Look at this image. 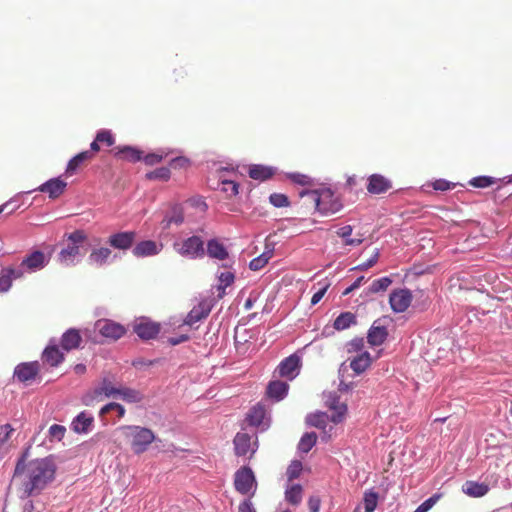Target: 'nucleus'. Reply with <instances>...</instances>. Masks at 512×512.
Masks as SVG:
<instances>
[{"label":"nucleus","instance_id":"1","mask_svg":"<svg viewBox=\"0 0 512 512\" xmlns=\"http://www.w3.org/2000/svg\"><path fill=\"white\" fill-rule=\"evenodd\" d=\"M23 472L26 473L27 478L24 483V493L26 496H31L38 494L54 479L56 466L50 458L34 459L27 465L21 458L16 464L14 476Z\"/></svg>","mask_w":512,"mask_h":512},{"label":"nucleus","instance_id":"2","mask_svg":"<svg viewBox=\"0 0 512 512\" xmlns=\"http://www.w3.org/2000/svg\"><path fill=\"white\" fill-rule=\"evenodd\" d=\"M300 197H308L314 202L317 211L322 215H332L342 209V203L330 188L302 190Z\"/></svg>","mask_w":512,"mask_h":512},{"label":"nucleus","instance_id":"3","mask_svg":"<svg viewBox=\"0 0 512 512\" xmlns=\"http://www.w3.org/2000/svg\"><path fill=\"white\" fill-rule=\"evenodd\" d=\"M50 261V256L40 250H34L23 257L19 265L15 266L24 278L27 274L36 273L44 269Z\"/></svg>","mask_w":512,"mask_h":512},{"label":"nucleus","instance_id":"4","mask_svg":"<svg viewBox=\"0 0 512 512\" xmlns=\"http://www.w3.org/2000/svg\"><path fill=\"white\" fill-rule=\"evenodd\" d=\"M127 436L131 438V448L136 454L145 452L148 446L155 440L154 433L140 426H126Z\"/></svg>","mask_w":512,"mask_h":512},{"label":"nucleus","instance_id":"5","mask_svg":"<svg viewBox=\"0 0 512 512\" xmlns=\"http://www.w3.org/2000/svg\"><path fill=\"white\" fill-rule=\"evenodd\" d=\"M173 248L181 256L190 259L201 258L205 254L204 242L196 235L188 237L182 242H175Z\"/></svg>","mask_w":512,"mask_h":512},{"label":"nucleus","instance_id":"6","mask_svg":"<svg viewBox=\"0 0 512 512\" xmlns=\"http://www.w3.org/2000/svg\"><path fill=\"white\" fill-rule=\"evenodd\" d=\"M234 486L237 492L253 496L257 489L255 475L250 467L244 466L234 475Z\"/></svg>","mask_w":512,"mask_h":512},{"label":"nucleus","instance_id":"7","mask_svg":"<svg viewBox=\"0 0 512 512\" xmlns=\"http://www.w3.org/2000/svg\"><path fill=\"white\" fill-rule=\"evenodd\" d=\"M234 449L237 456L251 457L258 448L257 436L255 434L249 435L248 433L239 432L233 440Z\"/></svg>","mask_w":512,"mask_h":512},{"label":"nucleus","instance_id":"8","mask_svg":"<svg viewBox=\"0 0 512 512\" xmlns=\"http://www.w3.org/2000/svg\"><path fill=\"white\" fill-rule=\"evenodd\" d=\"M117 259V254H113L109 247H95L88 256V263L94 267H104L113 263Z\"/></svg>","mask_w":512,"mask_h":512},{"label":"nucleus","instance_id":"9","mask_svg":"<svg viewBox=\"0 0 512 512\" xmlns=\"http://www.w3.org/2000/svg\"><path fill=\"white\" fill-rule=\"evenodd\" d=\"M184 208L181 204L173 203L170 204L167 210L164 212L163 219L161 221V227L163 230H168L172 226H180L184 223Z\"/></svg>","mask_w":512,"mask_h":512},{"label":"nucleus","instance_id":"10","mask_svg":"<svg viewBox=\"0 0 512 512\" xmlns=\"http://www.w3.org/2000/svg\"><path fill=\"white\" fill-rule=\"evenodd\" d=\"M136 236L135 231L116 232L108 237L107 243L114 249L127 251L133 249Z\"/></svg>","mask_w":512,"mask_h":512},{"label":"nucleus","instance_id":"11","mask_svg":"<svg viewBox=\"0 0 512 512\" xmlns=\"http://www.w3.org/2000/svg\"><path fill=\"white\" fill-rule=\"evenodd\" d=\"M412 302V293L409 289L403 288L393 290L389 297L391 309L395 313H402L408 309Z\"/></svg>","mask_w":512,"mask_h":512},{"label":"nucleus","instance_id":"12","mask_svg":"<svg viewBox=\"0 0 512 512\" xmlns=\"http://www.w3.org/2000/svg\"><path fill=\"white\" fill-rule=\"evenodd\" d=\"M134 332L143 340L154 339L160 332V326L148 318L142 317L135 321Z\"/></svg>","mask_w":512,"mask_h":512},{"label":"nucleus","instance_id":"13","mask_svg":"<svg viewBox=\"0 0 512 512\" xmlns=\"http://www.w3.org/2000/svg\"><path fill=\"white\" fill-rule=\"evenodd\" d=\"M301 359L296 354H292L283 359L278 365V372L281 377L293 380L300 371Z\"/></svg>","mask_w":512,"mask_h":512},{"label":"nucleus","instance_id":"14","mask_svg":"<svg viewBox=\"0 0 512 512\" xmlns=\"http://www.w3.org/2000/svg\"><path fill=\"white\" fill-rule=\"evenodd\" d=\"M163 249V244L154 240H144L137 243L133 249L132 254L136 258L152 257L160 254Z\"/></svg>","mask_w":512,"mask_h":512},{"label":"nucleus","instance_id":"15","mask_svg":"<svg viewBox=\"0 0 512 512\" xmlns=\"http://www.w3.org/2000/svg\"><path fill=\"white\" fill-rule=\"evenodd\" d=\"M95 327L103 337L112 340H117L125 334V328L111 320H98Z\"/></svg>","mask_w":512,"mask_h":512},{"label":"nucleus","instance_id":"16","mask_svg":"<svg viewBox=\"0 0 512 512\" xmlns=\"http://www.w3.org/2000/svg\"><path fill=\"white\" fill-rule=\"evenodd\" d=\"M70 428L77 434H88L94 428V417L90 412H80L71 422Z\"/></svg>","mask_w":512,"mask_h":512},{"label":"nucleus","instance_id":"17","mask_svg":"<svg viewBox=\"0 0 512 512\" xmlns=\"http://www.w3.org/2000/svg\"><path fill=\"white\" fill-rule=\"evenodd\" d=\"M325 402L330 410H332L330 420L335 424L342 422L347 412L346 404L339 401L336 393H329Z\"/></svg>","mask_w":512,"mask_h":512},{"label":"nucleus","instance_id":"18","mask_svg":"<svg viewBox=\"0 0 512 512\" xmlns=\"http://www.w3.org/2000/svg\"><path fill=\"white\" fill-rule=\"evenodd\" d=\"M83 257L81 249L76 246L67 245L58 253V262L65 267H72L78 264Z\"/></svg>","mask_w":512,"mask_h":512},{"label":"nucleus","instance_id":"19","mask_svg":"<svg viewBox=\"0 0 512 512\" xmlns=\"http://www.w3.org/2000/svg\"><path fill=\"white\" fill-rule=\"evenodd\" d=\"M366 188L370 194L378 195L391 189L392 183L388 178L381 174H372L368 177Z\"/></svg>","mask_w":512,"mask_h":512},{"label":"nucleus","instance_id":"20","mask_svg":"<svg viewBox=\"0 0 512 512\" xmlns=\"http://www.w3.org/2000/svg\"><path fill=\"white\" fill-rule=\"evenodd\" d=\"M39 372V363L37 361L34 362H24L20 363L15 367L14 377L18 379L20 382H27L36 377Z\"/></svg>","mask_w":512,"mask_h":512},{"label":"nucleus","instance_id":"21","mask_svg":"<svg viewBox=\"0 0 512 512\" xmlns=\"http://www.w3.org/2000/svg\"><path fill=\"white\" fill-rule=\"evenodd\" d=\"M211 311V305L208 301H201L198 305L194 306L187 314L184 324L193 326L199 321L205 319Z\"/></svg>","mask_w":512,"mask_h":512},{"label":"nucleus","instance_id":"22","mask_svg":"<svg viewBox=\"0 0 512 512\" xmlns=\"http://www.w3.org/2000/svg\"><path fill=\"white\" fill-rule=\"evenodd\" d=\"M22 279L21 272L15 266H7L0 271V293L8 292L14 280Z\"/></svg>","mask_w":512,"mask_h":512},{"label":"nucleus","instance_id":"23","mask_svg":"<svg viewBox=\"0 0 512 512\" xmlns=\"http://www.w3.org/2000/svg\"><path fill=\"white\" fill-rule=\"evenodd\" d=\"M67 183L60 178H52L41 184L37 190L47 193L51 199L58 198L65 190Z\"/></svg>","mask_w":512,"mask_h":512},{"label":"nucleus","instance_id":"24","mask_svg":"<svg viewBox=\"0 0 512 512\" xmlns=\"http://www.w3.org/2000/svg\"><path fill=\"white\" fill-rule=\"evenodd\" d=\"M230 171H233V168L220 167L216 170L219 181L222 184L221 190L225 192L229 197H233L239 193V185L234 180L225 178V173Z\"/></svg>","mask_w":512,"mask_h":512},{"label":"nucleus","instance_id":"25","mask_svg":"<svg viewBox=\"0 0 512 512\" xmlns=\"http://www.w3.org/2000/svg\"><path fill=\"white\" fill-rule=\"evenodd\" d=\"M349 367L356 375L362 374L372 363V357L368 351L361 352L348 359Z\"/></svg>","mask_w":512,"mask_h":512},{"label":"nucleus","instance_id":"26","mask_svg":"<svg viewBox=\"0 0 512 512\" xmlns=\"http://www.w3.org/2000/svg\"><path fill=\"white\" fill-rule=\"evenodd\" d=\"M42 359L52 367L58 366L64 360L63 353L59 350L54 340H51L50 344L43 351Z\"/></svg>","mask_w":512,"mask_h":512},{"label":"nucleus","instance_id":"27","mask_svg":"<svg viewBox=\"0 0 512 512\" xmlns=\"http://www.w3.org/2000/svg\"><path fill=\"white\" fill-rule=\"evenodd\" d=\"M288 390L289 385L286 382L279 380L271 381L267 386V395L275 401H281L287 396Z\"/></svg>","mask_w":512,"mask_h":512},{"label":"nucleus","instance_id":"28","mask_svg":"<svg viewBox=\"0 0 512 512\" xmlns=\"http://www.w3.org/2000/svg\"><path fill=\"white\" fill-rule=\"evenodd\" d=\"M388 336L386 327L376 325L370 327L367 333V341L371 346H379L384 343Z\"/></svg>","mask_w":512,"mask_h":512},{"label":"nucleus","instance_id":"29","mask_svg":"<svg viewBox=\"0 0 512 512\" xmlns=\"http://www.w3.org/2000/svg\"><path fill=\"white\" fill-rule=\"evenodd\" d=\"M275 173V169L271 166H265L261 164L250 165L248 174L249 177L254 180L265 181L272 177Z\"/></svg>","mask_w":512,"mask_h":512},{"label":"nucleus","instance_id":"30","mask_svg":"<svg viewBox=\"0 0 512 512\" xmlns=\"http://www.w3.org/2000/svg\"><path fill=\"white\" fill-rule=\"evenodd\" d=\"M81 336L79 331L71 328L68 329L61 338V346L64 350L70 351L79 347L81 343Z\"/></svg>","mask_w":512,"mask_h":512},{"label":"nucleus","instance_id":"31","mask_svg":"<svg viewBox=\"0 0 512 512\" xmlns=\"http://www.w3.org/2000/svg\"><path fill=\"white\" fill-rule=\"evenodd\" d=\"M462 491L474 498L483 497L489 491V486L485 483H479L476 481H466L462 486Z\"/></svg>","mask_w":512,"mask_h":512},{"label":"nucleus","instance_id":"32","mask_svg":"<svg viewBox=\"0 0 512 512\" xmlns=\"http://www.w3.org/2000/svg\"><path fill=\"white\" fill-rule=\"evenodd\" d=\"M207 255L216 260H225L228 257L226 247L217 239L207 242Z\"/></svg>","mask_w":512,"mask_h":512},{"label":"nucleus","instance_id":"33","mask_svg":"<svg viewBox=\"0 0 512 512\" xmlns=\"http://www.w3.org/2000/svg\"><path fill=\"white\" fill-rule=\"evenodd\" d=\"M115 155L121 159L137 162L142 159V152L131 146H124L121 148H117Z\"/></svg>","mask_w":512,"mask_h":512},{"label":"nucleus","instance_id":"34","mask_svg":"<svg viewBox=\"0 0 512 512\" xmlns=\"http://www.w3.org/2000/svg\"><path fill=\"white\" fill-rule=\"evenodd\" d=\"M265 418V409L261 405L252 407L247 414V421L251 426L261 427Z\"/></svg>","mask_w":512,"mask_h":512},{"label":"nucleus","instance_id":"35","mask_svg":"<svg viewBox=\"0 0 512 512\" xmlns=\"http://www.w3.org/2000/svg\"><path fill=\"white\" fill-rule=\"evenodd\" d=\"M117 396L127 403H138L143 400V395L138 390L128 387H120Z\"/></svg>","mask_w":512,"mask_h":512},{"label":"nucleus","instance_id":"36","mask_svg":"<svg viewBox=\"0 0 512 512\" xmlns=\"http://www.w3.org/2000/svg\"><path fill=\"white\" fill-rule=\"evenodd\" d=\"M273 253H274L273 248L266 247L265 251L261 255L253 258L250 261L249 268L252 271L261 270L268 263V261L272 258Z\"/></svg>","mask_w":512,"mask_h":512},{"label":"nucleus","instance_id":"37","mask_svg":"<svg viewBox=\"0 0 512 512\" xmlns=\"http://www.w3.org/2000/svg\"><path fill=\"white\" fill-rule=\"evenodd\" d=\"M119 388H115L112 384V381L108 377H104L100 383V385L95 388L94 394L95 396L105 395V397H116L117 391Z\"/></svg>","mask_w":512,"mask_h":512},{"label":"nucleus","instance_id":"38","mask_svg":"<svg viewBox=\"0 0 512 512\" xmlns=\"http://www.w3.org/2000/svg\"><path fill=\"white\" fill-rule=\"evenodd\" d=\"M356 324V316L351 312L341 313L334 321V328L336 330H345L352 325Z\"/></svg>","mask_w":512,"mask_h":512},{"label":"nucleus","instance_id":"39","mask_svg":"<svg viewBox=\"0 0 512 512\" xmlns=\"http://www.w3.org/2000/svg\"><path fill=\"white\" fill-rule=\"evenodd\" d=\"M330 417L324 412H316L306 417V423L316 428H325Z\"/></svg>","mask_w":512,"mask_h":512},{"label":"nucleus","instance_id":"40","mask_svg":"<svg viewBox=\"0 0 512 512\" xmlns=\"http://www.w3.org/2000/svg\"><path fill=\"white\" fill-rule=\"evenodd\" d=\"M392 279L390 277H382L374 280L369 288L367 289V294H376L379 292H384L391 285Z\"/></svg>","mask_w":512,"mask_h":512},{"label":"nucleus","instance_id":"41","mask_svg":"<svg viewBox=\"0 0 512 512\" xmlns=\"http://www.w3.org/2000/svg\"><path fill=\"white\" fill-rule=\"evenodd\" d=\"M92 156V154L89 151H83L76 156H74L67 165L66 173L67 174H73L77 168L87 159H89Z\"/></svg>","mask_w":512,"mask_h":512},{"label":"nucleus","instance_id":"42","mask_svg":"<svg viewBox=\"0 0 512 512\" xmlns=\"http://www.w3.org/2000/svg\"><path fill=\"white\" fill-rule=\"evenodd\" d=\"M235 279V275L231 271L221 272L218 275L219 284L217 286V290L219 292V297H222L225 294L226 287L230 286Z\"/></svg>","mask_w":512,"mask_h":512},{"label":"nucleus","instance_id":"43","mask_svg":"<svg viewBox=\"0 0 512 512\" xmlns=\"http://www.w3.org/2000/svg\"><path fill=\"white\" fill-rule=\"evenodd\" d=\"M285 499L292 505H298L302 500V487L299 484L292 485L285 491Z\"/></svg>","mask_w":512,"mask_h":512},{"label":"nucleus","instance_id":"44","mask_svg":"<svg viewBox=\"0 0 512 512\" xmlns=\"http://www.w3.org/2000/svg\"><path fill=\"white\" fill-rule=\"evenodd\" d=\"M317 435L314 432L305 433L298 444L299 451L308 453L312 447L316 444Z\"/></svg>","mask_w":512,"mask_h":512},{"label":"nucleus","instance_id":"45","mask_svg":"<svg viewBox=\"0 0 512 512\" xmlns=\"http://www.w3.org/2000/svg\"><path fill=\"white\" fill-rule=\"evenodd\" d=\"M352 231V226L346 225L341 227L337 231V234L344 239L345 245L358 246L362 243L363 240L361 238H349V235L352 234Z\"/></svg>","mask_w":512,"mask_h":512},{"label":"nucleus","instance_id":"46","mask_svg":"<svg viewBox=\"0 0 512 512\" xmlns=\"http://www.w3.org/2000/svg\"><path fill=\"white\" fill-rule=\"evenodd\" d=\"M498 179L491 176H477L469 180V185L475 188H487L495 183H497Z\"/></svg>","mask_w":512,"mask_h":512},{"label":"nucleus","instance_id":"47","mask_svg":"<svg viewBox=\"0 0 512 512\" xmlns=\"http://www.w3.org/2000/svg\"><path fill=\"white\" fill-rule=\"evenodd\" d=\"M365 512H373L378 503V494L372 490L365 492L363 498Z\"/></svg>","mask_w":512,"mask_h":512},{"label":"nucleus","instance_id":"48","mask_svg":"<svg viewBox=\"0 0 512 512\" xmlns=\"http://www.w3.org/2000/svg\"><path fill=\"white\" fill-rule=\"evenodd\" d=\"M287 177L294 183L301 186H313L314 180L308 175L302 173H288Z\"/></svg>","mask_w":512,"mask_h":512},{"label":"nucleus","instance_id":"49","mask_svg":"<svg viewBox=\"0 0 512 512\" xmlns=\"http://www.w3.org/2000/svg\"><path fill=\"white\" fill-rule=\"evenodd\" d=\"M87 236L82 230H76L67 236L68 244L79 247L81 249L82 244L86 241Z\"/></svg>","mask_w":512,"mask_h":512},{"label":"nucleus","instance_id":"50","mask_svg":"<svg viewBox=\"0 0 512 512\" xmlns=\"http://www.w3.org/2000/svg\"><path fill=\"white\" fill-rule=\"evenodd\" d=\"M364 345L365 342L363 338H354L346 344L347 353H356V355L360 354L361 352H364Z\"/></svg>","mask_w":512,"mask_h":512},{"label":"nucleus","instance_id":"51","mask_svg":"<svg viewBox=\"0 0 512 512\" xmlns=\"http://www.w3.org/2000/svg\"><path fill=\"white\" fill-rule=\"evenodd\" d=\"M379 256H380V251H379V249L376 248L374 250L372 256L366 262L353 267L352 270H358V271L368 270L369 268L373 267L377 263Z\"/></svg>","mask_w":512,"mask_h":512},{"label":"nucleus","instance_id":"52","mask_svg":"<svg viewBox=\"0 0 512 512\" xmlns=\"http://www.w3.org/2000/svg\"><path fill=\"white\" fill-rule=\"evenodd\" d=\"M65 432L66 428L58 424H53L48 430L51 441H61L65 435Z\"/></svg>","mask_w":512,"mask_h":512},{"label":"nucleus","instance_id":"53","mask_svg":"<svg viewBox=\"0 0 512 512\" xmlns=\"http://www.w3.org/2000/svg\"><path fill=\"white\" fill-rule=\"evenodd\" d=\"M112 410H116L117 413H118V416L120 418L125 415V408H124V406H122L121 404L116 403V402H110V403L104 405L100 409L99 414H100V416H104L105 414H107L108 412H110Z\"/></svg>","mask_w":512,"mask_h":512},{"label":"nucleus","instance_id":"54","mask_svg":"<svg viewBox=\"0 0 512 512\" xmlns=\"http://www.w3.org/2000/svg\"><path fill=\"white\" fill-rule=\"evenodd\" d=\"M171 172L168 167H160L152 172H149L146 176L148 179H159L167 181L170 178Z\"/></svg>","mask_w":512,"mask_h":512},{"label":"nucleus","instance_id":"55","mask_svg":"<svg viewBox=\"0 0 512 512\" xmlns=\"http://www.w3.org/2000/svg\"><path fill=\"white\" fill-rule=\"evenodd\" d=\"M270 203L277 208L287 207L289 200L286 195L281 193H273L269 197Z\"/></svg>","mask_w":512,"mask_h":512},{"label":"nucleus","instance_id":"56","mask_svg":"<svg viewBox=\"0 0 512 512\" xmlns=\"http://www.w3.org/2000/svg\"><path fill=\"white\" fill-rule=\"evenodd\" d=\"M440 499V495L434 494L421 503L413 512H428Z\"/></svg>","mask_w":512,"mask_h":512},{"label":"nucleus","instance_id":"57","mask_svg":"<svg viewBox=\"0 0 512 512\" xmlns=\"http://www.w3.org/2000/svg\"><path fill=\"white\" fill-rule=\"evenodd\" d=\"M302 470V464L300 461H293L287 469V477L289 480H293L299 477Z\"/></svg>","mask_w":512,"mask_h":512},{"label":"nucleus","instance_id":"58","mask_svg":"<svg viewBox=\"0 0 512 512\" xmlns=\"http://www.w3.org/2000/svg\"><path fill=\"white\" fill-rule=\"evenodd\" d=\"M433 188L437 191H447L456 187V183L447 181L445 179H437L433 182Z\"/></svg>","mask_w":512,"mask_h":512},{"label":"nucleus","instance_id":"59","mask_svg":"<svg viewBox=\"0 0 512 512\" xmlns=\"http://www.w3.org/2000/svg\"><path fill=\"white\" fill-rule=\"evenodd\" d=\"M97 141L105 143L107 146H112L115 142L112 133L108 130H100L97 133Z\"/></svg>","mask_w":512,"mask_h":512},{"label":"nucleus","instance_id":"60","mask_svg":"<svg viewBox=\"0 0 512 512\" xmlns=\"http://www.w3.org/2000/svg\"><path fill=\"white\" fill-rule=\"evenodd\" d=\"M168 153L164 152H156V153H150L147 154L145 157H143L144 162L147 165H154L159 163L165 156H167Z\"/></svg>","mask_w":512,"mask_h":512},{"label":"nucleus","instance_id":"61","mask_svg":"<svg viewBox=\"0 0 512 512\" xmlns=\"http://www.w3.org/2000/svg\"><path fill=\"white\" fill-rule=\"evenodd\" d=\"M190 164V160L183 156H178L170 161V167L173 169L186 168Z\"/></svg>","mask_w":512,"mask_h":512},{"label":"nucleus","instance_id":"62","mask_svg":"<svg viewBox=\"0 0 512 512\" xmlns=\"http://www.w3.org/2000/svg\"><path fill=\"white\" fill-rule=\"evenodd\" d=\"M188 203L197 208L200 212H205L208 208L206 202L201 197H193L188 200Z\"/></svg>","mask_w":512,"mask_h":512},{"label":"nucleus","instance_id":"63","mask_svg":"<svg viewBox=\"0 0 512 512\" xmlns=\"http://www.w3.org/2000/svg\"><path fill=\"white\" fill-rule=\"evenodd\" d=\"M13 431L10 424H5L0 428V444H4L9 438Z\"/></svg>","mask_w":512,"mask_h":512},{"label":"nucleus","instance_id":"64","mask_svg":"<svg viewBox=\"0 0 512 512\" xmlns=\"http://www.w3.org/2000/svg\"><path fill=\"white\" fill-rule=\"evenodd\" d=\"M238 512H256L251 499H245L239 504Z\"/></svg>","mask_w":512,"mask_h":512}]
</instances>
